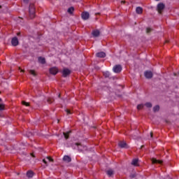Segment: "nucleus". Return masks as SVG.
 <instances>
[{"label":"nucleus","mask_w":179,"mask_h":179,"mask_svg":"<svg viewBox=\"0 0 179 179\" xmlns=\"http://www.w3.org/2000/svg\"><path fill=\"white\" fill-rule=\"evenodd\" d=\"M35 13H36V12H35V9H34V5L31 4L29 6V16H30L31 19H33V17H34Z\"/></svg>","instance_id":"nucleus-1"},{"label":"nucleus","mask_w":179,"mask_h":179,"mask_svg":"<svg viewBox=\"0 0 179 179\" xmlns=\"http://www.w3.org/2000/svg\"><path fill=\"white\" fill-rule=\"evenodd\" d=\"M121 71H122L121 65H116L113 67V72H115V73H119Z\"/></svg>","instance_id":"nucleus-2"},{"label":"nucleus","mask_w":179,"mask_h":179,"mask_svg":"<svg viewBox=\"0 0 179 179\" xmlns=\"http://www.w3.org/2000/svg\"><path fill=\"white\" fill-rule=\"evenodd\" d=\"M50 73H51V75H57L58 73V69H57V67L50 68Z\"/></svg>","instance_id":"nucleus-3"},{"label":"nucleus","mask_w":179,"mask_h":179,"mask_svg":"<svg viewBox=\"0 0 179 179\" xmlns=\"http://www.w3.org/2000/svg\"><path fill=\"white\" fill-rule=\"evenodd\" d=\"M70 74H71V70L68 69H63L62 75L64 78H66V76H68V75H70Z\"/></svg>","instance_id":"nucleus-4"},{"label":"nucleus","mask_w":179,"mask_h":179,"mask_svg":"<svg viewBox=\"0 0 179 179\" xmlns=\"http://www.w3.org/2000/svg\"><path fill=\"white\" fill-rule=\"evenodd\" d=\"M81 16H82V19H83V20H87V19H89L90 16V15L87 12H83L82 13Z\"/></svg>","instance_id":"nucleus-5"},{"label":"nucleus","mask_w":179,"mask_h":179,"mask_svg":"<svg viewBox=\"0 0 179 179\" xmlns=\"http://www.w3.org/2000/svg\"><path fill=\"white\" fill-rule=\"evenodd\" d=\"M11 44H12V45H13L14 47H16V45H17V44H19V40L17 39V37L13 38V39H12V41H11Z\"/></svg>","instance_id":"nucleus-6"},{"label":"nucleus","mask_w":179,"mask_h":179,"mask_svg":"<svg viewBox=\"0 0 179 179\" xmlns=\"http://www.w3.org/2000/svg\"><path fill=\"white\" fill-rule=\"evenodd\" d=\"M144 75L147 79H150V78L153 76V73H152V71H145L144 73Z\"/></svg>","instance_id":"nucleus-7"},{"label":"nucleus","mask_w":179,"mask_h":179,"mask_svg":"<svg viewBox=\"0 0 179 179\" xmlns=\"http://www.w3.org/2000/svg\"><path fill=\"white\" fill-rule=\"evenodd\" d=\"M164 9V4L163 3H159L157 5V10L159 13H162V11Z\"/></svg>","instance_id":"nucleus-8"},{"label":"nucleus","mask_w":179,"mask_h":179,"mask_svg":"<svg viewBox=\"0 0 179 179\" xmlns=\"http://www.w3.org/2000/svg\"><path fill=\"white\" fill-rule=\"evenodd\" d=\"M73 148L78 149V150H83V146L79 143H75L74 145H73Z\"/></svg>","instance_id":"nucleus-9"},{"label":"nucleus","mask_w":179,"mask_h":179,"mask_svg":"<svg viewBox=\"0 0 179 179\" xmlns=\"http://www.w3.org/2000/svg\"><path fill=\"white\" fill-rule=\"evenodd\" d=\"M43 162L45 164H46V166H48V162H54V159H52V158H51L50 157H47L46 158L43 159Z\"/></svg>","instance_id":"nucleus-10"},{"label":"nucleus","mask_w":179,"mask_h":179,"mask_svg":"<svg viewBox=\"0 0 179 179\" xmlns=\"http://www.w3.org/2000/svg\"><path fill=\"white\" fill-rule=\"evenodd\" d=\"M92 36H94V37H99V36H100V31L99 30L93 31Z\"/></svg>","instance_id":"nucleus-11"},{"label":"nucleus","mask_w":179,"mask_h":179,"mask_svg":"<svg viewBox=\"0 0 179 179\" xmlns=\"http://www.w3.org/2000/svg\"><path fill=\"white\" fill-rule=\"evenodd\" d=\"M96 57L99 58H104V57H106V54L103 52H100L96 53Z\"/></svg>","instance_id":"nucleus-12"},{"label":"nucleus","mask_w":179,"mask_h":179,"mask_svg":"<svg viewBox=\"0 0 179 179\" xmlns=\"http://www.w3.org/2000/svg\"><path fill=\"white\" fill-rule=\"evenodd\" d=\"M63 160H64V162H66V163H69L71 162V157L68 155H65L63 157Z\"/></svg>","instance_id":"nucleus-13"},{"label":"nucleus","mask_w":179,"mask_h":179,"mask_svg":"<svg viewBox=\"0 0 179 179\" xmlns=\"http://www.w3.org/2000/svg\"><path fill=\"white\" fill-rule=\"evenodd\" d=\"M152 162L153 164H156V163H158L159 164H162V163H163V161H162V160H157V159H155V158H152Z\"/></svg>","instance_id":"nucleus-14"},{"label":"nucleus","mask_w":179,"mask_h":179,"mask_svg":"<svg viewBox=\"0 0 179 179\" xmlns=\"http://www.w3.org/2000/svg\"><path fill=\"white\" fill-rule=\"evenodd\" d=\"M120 148H127V143L125 141H120L119 143Z\"/></svg>","instance_id":"nucleus-15"},{"label":"nucleus","mask_w":179,"mask_h":179,"mask_svg":"<svg viewBox=\"0 0 179 179\" xmlns=\"http://www.w3.org/2000/svg\"><path fill=\"white\" fill-rule=\"evenodd\" d=\"M34 174L33 173V171H29L27 173V176L29 178H31V177H33Z\"/></svg>","instance_id":"nucleus-16"},{"label":"nucleus","mask_w":179,"mask_h":179,"mask_svg":"<svg viewBox=\"0 0 179 179\" xmlns=\"http://www.w3.org/2000/svg\"><path fill=\"white\" fill-rule=\"evenodd\" d=\"M38 62L40 64H45V59L44 57H38Z\"/></svg>","instance_id":"nucleus-17"},{"label":"nucleus","mask_w":179,"mask_h":179,"mask_svg":"<svg viewBox=\"0 0 179 179\" xmlns=\"http://www.w3.org/2000/svg\"><path fill=\"white\" fill-rule=\"evenodd\" d=\"M143 11V10L141 7H137L136 9V13H138V14L142 13Z\"/></svg>","instance_id":"nucleus-18"},{"label":"nucleus","mask_w":179,"mask_h":179,"mask_svg":"<svg viewBox=\"0 0 179 179\" xmlns=\"http://www.w3.org/2000/svg\"><path fill=\"white\" fill-rule=\"evenodd\" d=\"M138 159H133V161H132V162H131V164H132L133 166H139V165L138 164Z\"/></svg>","instance_id":"nucleus-19"},{"label":"nucleus","mask_w":179,"mask_h":179,"mask_svg":"<svg viewBox=\"0 0 179 179\" xmlns=\"http://www.w3.org/2000/svg\"><path fill=\"white\" fill-rule=\"evenodd\" d=\"M69 134H71V131H67L66 133H63V135H64L65 139H68V138H69Z\"/></svg>","instance_id":"nucleus-20"},{"label":"nucleus","mask_w":179,"mask_h":179,"mask_svg":"<svg viewBox=\"0 0 179 179\" xmlns=\"http://www.w3.org/2000/svg\"><path fill=\"white\" fill-rule=\"evenodd\" d=\"M73 10H75V9L73 8V7H71L68 9L67 12L70 14L73 13Z\"/></svg>","instance_id":"nucleus-21"},{"label":"nucleus","mask_w":179,"mask_h":179,"mask_svg":"<svg viewBox=\"0 0 179 179\" xmlns=\"http://www.w3.org/2000/svg\"><path fill=\"white\" fill-rule=\"evenodd\" d=\"M107 174H108V176H109V177H111V176H112L113 174H114V171H113V170L110 169V170H108V171H107Z\"/></svg>","instance_id":"nucleus-22"},{"label":"nucleus","mask_w":179,"mask_h":179,"mask_svg":"<svg viewBox=\"0 0 179 179\" xmlns=\"http://www.w3.org/2000/svg\"><path fill=\"white\" fill-rule=\"evenodd\" d=\"M103 76H105V78H110V72L108 71H105L103 73Z\"/></svg>","instance_id":"nucleus-23"},{"label":"nucleus","mask_w":179,"mask_h":179,"mask_svg":"<svg viewBox=\"0 0 179 179\" xmlns=\"http://www.w3.org/2000/svg\"><path fill=\"white\" fill-rule=\"evenodd\" d=\"M159 110H160V107L159 106H155L153 108V110L155 111V113H156V111H159Z\"/></svg>","instance_id":"nucleus-24"},{"label":"nucleus","mask_w":179,"mask_h":179,"mask_svg":"<svg viewBox=\"0 0 179 179\" xmlns=\"http://www.w3.org/2000/svg\"><path fill=\"white\" fill-rule=\"evenodd\" d=\"M145 106H147L148 108H150V107H152V103L150 102H148Z\"/></svg>","instance_id":"nucleus-25"},{"label":"nucleus","mask_w":179,"mask_h":179,"mask_svg":"<svg viewBox=\"0 0 179 179\" xmlns=\"http://www.w3.org/2000/svg\"><path fill=\"white\" fill-rule=\"evenodd\" d=\"M143 108V104H139L137 106L138 110H142Z\"/></svg>","instance_id":"nucleus-26"},{"label":"nucleus","mask_w":179,"mask_h":179,"mask_svg":"<svg viewBox=\"0 0 179 179\" xmlns=\"http://www.w3.org/2000/svg\"><path fill=\"white\" fill-rule=\"evenodd\" d=\"M0 101H1V99H0ZM5 108V106L2 103H0V111L3 110Z\"/></svg>","instance_id":"nucleus-27"},{"label":"nucleus","mask_w":179,"mask_h":179,"mask_svg":"<svg viewBox=\"0 0 179 179\" xmlns=\"http://www.w3.org/2000/svg\"><path fill=\"white\" fill-rule=\"evenodd\" d=\"M29 73H31V75H33V76H36V72L33 70H30Z\"/></svg>","instance_id":"nucleus-28"},{"label":"nucleus","mask_w":179,"mask_h":179,"mask_svg":"<svg viewBox=\"0 0 179 179\" xmlns=\"http://www.w3.org/2000/svg\"><path fill=\"white\" fill-rule=\"evenodd\" d=\"M22 104H24V106H26L27 107H29V103L24 101H22Z\"/></svg>","instance_id":"nucleus-29"},{"label":"nucleus","mask_w":179,"mask_h":179,"mask_svg":"<svg viewBox=\"0 0 179 179\" xmlns=\"http://www.w3.org/2000/svg\"><path fill=\"white\" fill-rule=\"evenodd\" d=\"M66 114L69 115V114H72V113L71 112V110H69V109L66 110Z\"/></svg>","instance_id":"nucleus-30"},{"label":"nucleus","mask_w":179,"mask_h":179,"mask_svg":"<svg viewBox=\"0 0 179 179\" xmlns=\"http://www.w3.org/2000/svg\"><path fill=\"white\" fill-rule=\"evenodd\" d=\"M152 31V28H147V33H150Z\"/></svg>","instance_id":"nucleus-31"},{"label":"nucleus","mask_w":179,"mask_h":179,"mask_svg":"<svg viewBox=\"0 0 179 179\" xmlns=\"http://www.w3.org/2000/svg\"><path fill=\"white\" fill-rule=\"evenodd\" d=\"M152 136H153V134L150 133V138H152Z\"/></svg>","instance_id":"nucleus-32"},{"label":"nucleus","mask_w":179,"mask_h":179,"mask_svg":"<svg viewBox=\"0 0 179 179\" xmlns=\"http://www.w3.org/2000/svg\"><path fill=\"white\" fill-rule=\"evenodd\" d=\"M24 2H29V0H23Z\"/></svg>","instance_id":"nucleus-33"},{"label":"nucleus","mask_w":179,"mask_h":179,"mask_svg":"<svg viewBox=\"0 0 179 179\" xmlns=\"http://www.w3.org/2000/svg\"><path fill=\"white\" fill-rule=\"evenodd\" d=\"M122 3H125V1H122Z\"/></svg>","instance_id":"nucleus-34"},{"label":"nucleus","mask_w":179,"mask_h":179,"mask_svg":"<svg viewBox=\"0 0 179 179\" xmlns=\"http://www.w3.org/2000/svg\"><path fill=\"white\" fill-rule=\"evenodd\" d=\"M20 70L21 72H23V70H22V69H20Z\"/></svg>","instance_id":"nucleus-35"},{"label":"nucleus","mask_w":179,"mask_h":179,"mask_svg":"<svg viewBox=\"0 0 179 179\" xmlns=\"http://www.w3.org/2000/svg\"><path fill=\"white\" fill-rule=\"evenodd\" d=\"M156 1H159V0H156Z\"/></svg>","instance_id":"nucleus-36"}]
</instances>
